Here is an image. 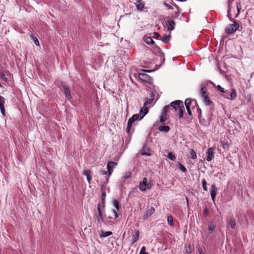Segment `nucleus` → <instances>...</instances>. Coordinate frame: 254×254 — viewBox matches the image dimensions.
<instances>
[{
    "instance_id": "obj_1",
    "label": "nucleus",
    "mask_w": 254,
    "mask_h": 254,
    "mask_svg": "<svg viewBox=\"0 0 254 254\" xmlns=\"http://www.w3.org/2000/svg\"><path fill=\"white\" fill-rule=\"evenodd\" d=\"M233 24H230L225 29V32L227 34H232L238 30L240 27V24L236 21H234Z\"/></svg>"
},
{
    "instance_id": "obj_2",
    "label": "nucleus",
    "mask_w": 254,
    "mask_h": 254,
    "mask_svg": "<svg viewBox=\"0 0 254 254\" xmlns=\"http://www.w3.org/2000/svg\"><path fill=\"white\" fill-rule=\"evenodd\" d=\"M97 210H98V216H97L96 219H97L98 223H99L100 225H101V222H103L105 224H106V222L104 218L103 213L101 209V204H98Z\"/></svg>"
},
{
    "instance_id": "obj_3",
    "label": "nucleus",
    "mask_w": 254,
    "mask_h": 254,
    "mask_svg": "<svg viewBox=\"0 0 254 254\" xmlns=\"http://www.w3.org/2000/svg\"><path fill=\"white\" fill-rule=\"evenodd\" d=\"M139 118V114H134L131 118H130L127 122V127L126 131L129 134L130 132V129L132 125V123L135 121L137 120Z\"/></svg>"
},
{
    "instance_id": "obj_4",
    "label": "nucleus",
    "mask_w": 254,
    "mask_h": 254,
    "mask_svg": "<svg viewBox=\"0 0 254 254\" xmlns=\"http://www.w3.org/2000/svg\"><path fill=\"white\" fill-rule=\"evenodd\" d=\"M185 105L186 108H187L188 105V106L190 107V109L193 110L195 109V107L197 106V103L195 100H192L190 98H187L185 101Z\"/></svg>"
},
{
    "instance_id": "obj_5",
    "label": "nucleus",
    "mask_w": 254,
    "mask_h": 254,
    "mask_svg": "<svg viewBox=\"0 0 254 254\" xmlns=\"http://www.w3.org/2000/svg\"><path fill=\"white\" fill-rule=\"evenodd\" d=\"M155 212V208L153 206H147L143 216V219L146 220Z\"/></svg>"
},
{
    "instance_id": "obj_6",
    "label": "nucleus",
    "mask_w": 254,
    "mask_h": 254,
    "mask_svg": "<svg viewBox=\"0 0 254 254\" xmlns=\"http://www.w3.org/2000/svg\"><path fill=\"white\" fill-rule=\"evenodd\" d=\"M215 154V148L213 147L209 148L206 151V159L208 162H210L213 159Z\"/></svg>"
},
{
    "instance_id": "obj_7",
    "label": "nucleus",
    "mask_w": 254,
    "mask_h": 254,
    "mask_svg": "<svg viewBox=\"0 0 254 254\" xmlns=\"http://www.w3.org/2000/svg\"><path fill=\"white\" fill-rule=\"evenodd\" d=\"M184 103L181 100H176L170 103V107L173 108L176 111L179 110L183 107Z\"/></svg>"
},
{
    "instance_id": "obj_8",
    "label": "nucleus",
    "mask_w": 254,
    "mask_h": 254,
    "mask_svg": "<svg viewBox=\"0 0 254 254\" xmlns=\"http://www.w3.org/2000/svg\"><path fill=\"white\" fill-rule=\"evenodd\" d=\"M117 165V163L113 161H110L107 163V168L109 176H111L113 172L114 169Z\"/></svg>"
},
{
    "instance_id": "obj_9",
    "label": "nucleus",
    "mask_w": 254,
    "mask_h": 254,
    "mask_svg": "<svg viewBox=\"0 0 254 254\" xmlns=\"http://www.w3.org/2000/svg\"><path fill=\"white\" fill-rule=\"evenodd\" d=\"M218 189L216 187V185L213 184L211 186V190H210V195L212 198V201L214 202L215 201V198L216 197V195L217 194Z\"/></svg>"
},
{
    "instance_id": "obj_10",
    "label": "nucleus",
    "mask_w": 254,
    "mask_h": 254,
    "mask_svg": "<svg viewBox=\"0 0 254 254\" xmlns=\"http://www.w3.org/2000/svg\"><path fill=\"white\" fill-rule=\"evenodd\" d=\"M147 183V179L146 178H144L142 181L139 183V189L141 191H144L146 190L147 188H148Z\"/></svg>"
},
{
    "instance_id": "obj_11",
    "label": "nucleus",
    "mask_w": 254,
    "mask_h": 254,
    "mask_svg": "<svg viewBox=\"0 0 254 254\" xmlns=\"http://www.w3.org/2000/svg\"><path fill=\"white\" fill-rule=\"evenodd\" d=\"M5 99L3 97L0 95V110L3 117L5 116V111L4 107Z\"/></svg>"
},
{
    "instance_id": "obj_12",
    "label": "nucleus",
    "mask_w": 254,
    "mask_h": 254,
    "mask_svg": "<svg viewBox=\"0 0 254 254\" xmlns=\"http://www.w3.org/2000/svg\"><path fill=\"white\" fill-rule=\"evenodd\" d=\"M138 77L139 80L146 82H149L151 78L150 76L145 73H139Z\"/></svg>"
},
{
    "instance_id": "obj_13",
    "label": "nucleus",
    "mask_w": 254,
    "mask_h": 254,
    "mask_svg": "<svg viewBox=\"0 0 254 254\" xmlns=\"http://www.w3.org/2000/svg\"><path fill=\"white\" fill-rule=\"evenodd\" d=\"M223 97L225 98L229 99L230 100H233L236 98L237 93L236 90L235 89H232L231 90V93L229 92V95H226V94H224Z\"/></svg>"
},
{
    "instance_id": "obj_14",
    "label": "nucleus",
    "mask_w": 254,
    "mask_h": 254,
    "mask_svg": "<svg viewBox=\"0 0 254 254\" xmlns=\"http://www.w3.org/2000/svg\"><path fill=\"white\" fill-rule=\"evenodd\" d=\"M62 87H63V89H64V95H65L66 98L68 100L70 99L71 98V94H70V89L68 88L67 85H66V84H63L62 85Z\"/></svg>"
},
{
    "instance_id": "obj_15",
    "label": "nucleus",
    "mask_w": 254,
    "mask_h": 254,
    "mask_svg": "<svg viewBox=\"0 0 254 254\" xmlns=\"http://www.w3.org/2000/svg\"><path fill=\"white\" fill-rule=\"evenodd\" d=\"M166 24L169 30L172 31L175 29L176 23L173 20H167L166 21Z\"/></svg>"
},
{
    "instance_id": "obj_16",
    "label": "nucleus",
    "mask_w": 254,
    "mask_h": 254,
    "mask_svg": "<svg viewBox=\"0 0 254 254\" xmlns=\"http://www.w3.org/2000/svg\"><path fill=\"white\" fill-rule=\"evenodd\" d=\"M148 109L146 106H144L143 105V107L141 108L139 111V114H140V118L139 120L143 119V118L148 113Z\"/></svg>"
},
{
    "instance_id": "obj_17",
    "label": "nucleus",
    "mask_w": 254,
    "mask_h": 254,
    "mask_svg": "<svg viewBox=\"0 0 254 254\" xmlns=\"http://www.w3.org/2000/svg\"><path fill=\"white\" fill-rule=\"evenodd\" d=\"M137 10L142 11L144 7V3L141 0H136L134 2Z\"/></svg>"
},
{
    "instance_id": "obj_18",
    "label": "nucleus",
    "mask_w": 254,
    "mask_h": 254,
    "mask_svg": "<svg viewBox=\"0 0 254 254\" xmlns=\"http://www.w3.org/2000/svg\"><path fill=\"white\" fill-rule=\"evenodd\" d=\"M139 237V232L138 230H135L134 231V234L132 235V239L131 243V245L134 244L135 242H136L138 239Z\"/></svg>"
},
{
    "instance_id": "obj_19",
    "label": "nucleus",
    "mask_w": 254,
    "mask_h": 254,
    "mask_svg": "<svg viewBox=\"0 0 254 254\" xmlns=\"http://www.w3.org/2000/svg\"><path fill=\"white\" fill-rule=\"evenodd\" d=\"M140 154L141 155L150 156V149L146 147L145 145H144L142 147V149L140 151Z\"/></svg>"
},
{
    "instance_id": "obj_20",
    "label": "nucleus",
    "mask_w": 254,
    "mask_h": 254,
    "mask_svg": "<svg viewBox=\"0 0 254 254\" xmlns=\"http://www.w3.org/2000/svg\"><path fill=\"white\" fill-rule=\"evenodd\" d=\"M170 129V127L167 126H161L158 127L159 131L166 133L169 132Z\"/></svg>"
},
{
    "instance_id": "obj_21",
    "label": "nucleus",
    "mask_w": 254,
    "mask_h": 254,
    "mask_svg": "<svg viewBox=\"0 0 254 254\" xmlns=\"http://www.w3.org/2000/svg\"><path fill=\"white\" fill-rule=\"evenodd\" d=\"M111 235H112V232L111 231H104L103 230H101L100 234V236L101 238H105Z\"/></svg>"
},
{
    "instance_id": "obj_22",
    "label": "nucleus",
    "mask_w": 254,
    "mask_h": 254,
    "mask_svg": "<svg viewBox=\"0 0 254 254\" xmlns=\"http://www.w3.org/2000/svg\"><path fill=\"white\" fill-rule=\"evenodd\" d=\"M216 225L213 221H211L208 224V230L210 233H212L215 230Z\"/></svg>"
},
{
    "instance_id": "obj_23",
    "label": "nucleus",
    "mask_w": 254,
    "mask_h": 254,
    "mask_svg": "<svg viewBox=\"0 0 254 254\" xmlns=\"http://www.w3.org/2000/svg\"><path fill=\"white\" fill-rule=\"evenodd\" d=\"M200 95L202 98L205 97L206 95H208L207 93L206 88L205 87H201L200 91Z\"/></svg>"
},
{
    "instance_id": "obj_24",
    "label": "nucleus",
    "mask_w": 254,
    "mask_h": 254,
    "mask_svg": "<svg viewBox=\"0 0 254 254\" xmlns=\"http://www.w3.org/2000/svg\"><path fill=\"white\" fill-rule=\"evenodd\" d=\"M101 190H102V196H101L102 201V203H103V205H104V204L105 203V198H106V194L105 190L104 189V186H103L101 188Z\"/></svg>"
},
{
    "instance_id": "obj_25",
    "label": "nucleus",
    "mask_w": 254,
    "mask_h": 254,
    "mask_svg": "<svg viewBox=\"0 0 254 254\" xmlns=\"http://www.w3.org/2000/svg\"><path fill=\"white\" fill-rule=\"evenodd\" d=\"M203 102L206 106H209L211 104V101H210L208 95H206L205 97L202 98Z\"/></svg>"
},
{
    "instance_id": "obj_26",
    "label": "nucleus",
    "mask_w": 254,
    "mask_h": 254,
    "mask_svg": "<svg viewBox=\"0 0 254 254\" xmlns=\"http://www.w3.org/2000/svg\"><path fill=\"white\" fill-rule=\"evenodd\" d=\"M171 39V35L170 34L168 35L164 36L162 39H160V40L165 43H167Z\"/></svg>"
},
{
    "instance_id": "obj_27",
    "label": "nucleus",
    "mask_w": 254,
    "mask_h": 254,
    "mask_svg": "<svg viewBox=\"0 0 254 254\" xmlns=\"http://www.w3.org/2000/svg\"><path fill=\"white\" fill-rule=\"evenodd\" d=\"M237 14L236 15V17H237L240 13V11L242 9V6L241 2H238L236 3Z\"/></svg>"
},
{
    "instance_id": "obj_28",
    "label": "nucleus",
    "mask_w": 254,
    "mask_h": 254,
    "mask_svg": "<svg viewBox=\"0 0 254 254\" xmlns=\"http://www.w3.org/2000/svg\"><path fill=\"white\" fill-rule=\"evenodd\" d=\"M167 222L170 226H173L174 225V220L172 216L168 215L167 216Z\"/></svg>"
},
{
    "instance_id": "obj_29",
    "label": "nucleus",
    "mask_w": 254,
    "mask_h": 254,
    "mask_svg": "<svg viewBox=\"0 0 254 254\" xmlns=\"http://www.w3.org/2000/svg\"><path fill=\"white\" fill-rule=\"evenodd\" d=\"M144 42L147 44H154V41L152 40V39L150 37H147L144 39Z\"/></svg>"
},
{
    "instance_id": "obj_30",
    "label": "nucleus",
    "mask_w": 254,
    "mask_h": 254,
    "mask_svg": "<svg viewBox=\"0 0 254 254\" xmlns=\"http://www.w3.org/2000/svg\"><path fill=\"white\" fill-rule=\"evenodd\" d=\"M190 157L192 159H195L196 158V157H197L196 153L193 149H191L190 150Z\"/></svg>"
},
{
    "instance_id": "obj_31",
    "label": "nucleus",
    "mask_w": 254,
    "mask_h": 254,
    "mask_svg": "<svg viewBox=\"0 0 254 254\" xmlns=\"http://www.w3.org/2000/svg\"><path fill=\"white\" fill-rule=\"evenodd\" d=\"M167 157L172 161H175L176 159V156L172 152L168 153Z\"/></svg>"
},
{
    "instance_id": "obj_32",
    "label": "nucleus",
    "mask_w": 254,
    "mask_h": 254,
    "mask_svg": "<svg viewBox=\"0 0 254 254\" xmlns=\"http://www.w3.org/2000/svg\"><path fill=\"white\" fill-rule=\"evenodd\" d=\"M170 107V105L165 106L162 109L161 115L167 116L168 109Z\"/></svg>"
},
{
    "instance_id": "obj_33",
    "label": "nucleus",
    "mask_w": 254,
    "mask_h": 254,
    "mask_svg": "<svg viewBox=\"0 0 254 254\" xmlns=\"http://www.w3.org/2000/svg\"><path fill=\"white\" fill-rule=\"evenodd\" d=\"M202 185L203 190L204 191H207V182L204 179H203L202 180Z\"/></svg>"
},
{
    "instance_id": "obj_34",
    "label": "nucleus",
    "mask_w": 254,
    "mask_h": 254,
    "mask_svg": "<svg viewBox=\"0 0 254 254\" xmlns=\"http://www.w3.org/2000/svg\"><path fill=\"white\" fill-rule=\"evenodd\" d=\"M229 223H230L231 228L232 229H234L235 227L236 223H235V219H234V218H233V217L230 218Z\"/></svg>"
},
{
    "instance_id": "obj_35",
    "label": "nucleus",
    "mask_w": 254,
    "mask_h": 254,
    "mask_svg": "<svg viewBox=\"0 0 254 254\" xmlns=\"http://www.w3.org/2000/svg\"><path fill=\"white\" fill-rule=\"evenodd\" d=\"M113 205L116 208L117 210H119V203L117 199H114L113 200Z\"/></svg>"
},
{
    "instance_id": "obj_36",
    "label": "nucleus",
    "mask_w": 254,
    "mask_h": 254,
    "mask_svg": "<svg viewBox=\"0 0 254 254\" xmlns=\"http://www.w3.org/2000/svg\"><path fill=\"white\" fill-rule=\"evenodd\" d=\"M153 101L152 99L146 98H145V102L143 105L146 107V106L151 104Z\"/></svg>"
},
{
    "instance_id": "obj_37",
    "label": "nucleus",
    "mask_w": 254,
    "mask_h": 254,
    "mask_svg": "<svg viewBox=\"0 0 254 254\" xmlns=\"http://www.w3.org/2000/svg\"><path fill=\"white\" fill-rule=\"evenodd\" d=\"M196 111L198 114L199 121V122H201V110L199 107H197Z\"/></svg>"
},
{
    "instance_id": "obj_38",
    "label": "nucleus",
    "mask_w": 254,
    "mask_h": 254,
    "mask_svg": "<svg viewBox=\"0 0 254 254\" xmlns=\"http://www.w3.org/2000/svg\"><path fill=\"white\" fill-rule=\"evenodd\" d=\"M179 168L183 173L187 172L185 167L180 163H179Z\"/></svg>"
},
{
    "instance_id": "obj_39",
    "label": "nucleus",
    "mask_w": 254,
    "mask_h": 254,
    "mask_svg": "<svg viewBox=\"0 0 254 254\" xmlns=\"http://www.w3.org/2000/svg\"><path fill=\"white\" fill-rule=\"evenodd\" d=\"M184 106L183 105V107H182V108H181V109L178 110V111H179V116L180 118H182L183 117V114H184L183 110H184Z\"/></svg>"
},
{
    "instance_id": "obj_40",
    "label": "nucleus",
    "mask_w": 254,
    "mask_h": 254,
    "mask_svg": "<svg viewBox=\"0 0 254 254\" xmlns=\"http://www.w3.org/2000/svg\"><path fill=\"white\" fill-rule=\"evenodd\" d=\"M0 78L3 79L4 81H7V78L5 76V74L2 71H0Z\"/></svg>"
},
{
    "instance_id": "obj_41",
    "label": "nucleus",
    "mask_w": 254,
    "mask_h": 254,
    "mask_svg": "<svg viewBox=\"0 0 254 254\" xmlns=\"http://www.w3.org/2000/svg\"><path fill=\"white\" fill-rule=\"evenodd\" d=\"M159 120L161 123L164 124L167 120L166 116L161 115Z\"/></svg>"
},
{
    "instance_id": "obj_42",
    "label": "nucleus",
    "mask_w": 254,
    "mask_h": 254,
    "mask_svg": "<svg viewBox=\"0 0 254 254\" xmlns=\"http://www.w3.org/2000/svg\"><path fill=\"white\" fill-rule=\"evenodd\" d=\"M31 37H32L35 44L37 46H39L40 44H39V42L38 39L36 37H34L33 35L31 36Z\"/></svg>"
},
{
    "instance_id": "obj_43",
    "label": "nucleus",
    "mask_w": 254,
    "mask_h": 254,
    "mask_svg": "<svg viewBox=\"0 0 254 254\" xmlns=\"http://www.w3.org/2000/svg\"><path fill=\"white\" fill-rule=\"evenodd\" d=\"M231 11V8H230V7L229 6V8L228 9V14H227V16L229 18V20L231 21V22H234V21H235L232 17L231 16V15L230 14V12Z\"/></svg>"
},
{
    "instance_id": "obj_44",
    "label": "nucleus",
    "mask_w": 254,
    "mask_h": 254,
    "mask_svg": "<svg viewBox=\"0 0 254 254\" xmlns=\"http://www.w3.org/2000/svg\"><path fill=\"white\" fill-rule=\"evenodd\" d=\"M91 173L89 170H85L83 172V174L87 177L90 176Z\"/></svg>"
},
{
    "instance_id": "obj_45",
    "label": "nucleus",
    "mask_w": 254,
    "mask_h": 254,
    "mask_svg": "<svg viewBox=\"0 0 254 254\" xmlns=\"http://www.w3.org/2000/svg\"><path fill=\"white\" fill-rule=\"evenodd\" d=\"M146 251V247L145 246H143L140 250V251L139 252V254H148V253L145 252Z\"/></svg>"
},
{
    "instance_id": "obj_46",
    "label": "nucleus",
    "mask_w": 254,
    "mask_h": 254,
    "mask_svg": "<svg viewBox=\"0 0 254 254\" xmlns=\"http://www.w3.org/2000/svg\"><path fill=\"white\" fill-rule=\"evenodd\" d=\"M217 87L220 92H222L223 93H227V91H225L224 89L222 88L220 85H217Z\"/></svg>"
},
{
    "instance_id": "obj_47",
    "label": "nucleus",
    "mask_w": 254,
    "mask_h": 254,
    "mask_svg": "<svg viewBox=\"0 0 254 254\" xmlns=\"http://www.w3.org/2000/svg\"><path fill=\"white\" fill-rule=\"evenodd\" d=\"M154 34V36L153 37L156 38V39H160V38L161 37V36L160 35V34L157 33V32H154L153 33Z\"/></svg>"
},
{
    "instance_id": "obj_48",
    "label": "nucleus",
    "mask_w": 254,
    "mask_h": 254,
    "mask_svg": "<svg viewBox=\"0 0 254 254\" xmlns=\"http://www.w3.org/2000/svg\"><path fill=\"white\" fill-rule=\"evenodd\" d=\"M130 176H131V173L130 172H127V173H126V174L124 175V176L123 177V178L125 179H127L129 178L130 177Z\"/></svg>"
},
{
    "instance_id": "obj_49",
    "label": "nucleus",
    "mask_w": 254,
    "mask_h": 254,
    "mask_svg": "<svg viewBox=\"0 0 254 254\" xmlns=\"http://www.w3.org/2000/svg\"><path fill=\"white\" fill-rule=\"evenodd\" d=\"M203 215L205 216H207L209 215V211H208V209L206 207H205L204 208V209Z\"/></svg>"
},
{
    "instance_id": "obj_50",
    "label": "nucleus",
    "mask_w": 254,
    "mask_h": 254,
    "mask_svg": "<svg viewBox=\"0 0 254 254\" xmlns=\"http://www.w3.org/2000/svg\"><path fill=\"white\" fill-rule=\"evenodd\" d=\"M186 109H187V111L188 115L189 116H191V110L192 109H190V107L189 106H188V107H187Z\"/></svg>"
},
{
    "instance_id": "obj_51",
    "label": "nucleus",
    "mask_w": 254,
    "mask_h": 254,
    "mask_svg": "<svg viewBox=\"0 0 254 254\" xmlns=\"http://www.w3.org/2000/svg\"><path fill=\"white\" fill-rule=\"evenodd\" d=\"M118 210H113V212L114 214L115 219L119 217V215L117 213Z\"/></svg>"
},
{
    "instance_id": "obj_52",
    "label": "nucleus",
    "mask_w": 254,
    "mask_h": 254,
    "mask_svg": "<svg viewBox=\"0 0 254 254\" xmlns=\"http://www.w3.org/2000/svg\"><path fill=\"white\" fill-rule=\"evenodd\" d=\"M200 123L204 126H206V124H207L206 121L204 119H203L202 117H201V122H200Z\"/></svg>"
},
{
    "instance_id": "obj_53",
    "label": "nucleus",
    "mask_w": 254,
    "mask_h": 254,
    "mask_svg": "<svg viewBox=\"0 0 254 254\" xmlns=\"http://www.w3.org/2000/svg\"><path fill=\"white\" fill-rule=\"evenodd\" d=\"M165 5L166 6V7L167 8H168L169 9H173V7L170 5V4H167L166 3H165Z\"/></svg>"
},
{
    "instance_id": "obj_54",
    "label": "nucleus",
    "mask_w": 254,
    "mask_h": 254,
    "mask_svg": "<svg viewBox=\"0 0 254 254\" xmlns=\"http://www.w3.org/2000/svg\"><path fill=\"white\" fill-rule=\"evenodd\" d=\"M107 172L105 170H101L100 171V174L102 175H105L107 174Z\"/></svg>"
},
{
    "instance_id": "obj_55",
    "label": "nucleus",
    "mask_w": 254,
    "mask_h": 254,
    "mask_svg": "<svg viewBox=\"0 0 254 254\" xmlns=\"http://www.w3.org/2000/svg\"><path fill=\"white\" fill-rule=\"evenodd\" d=\"M155 93L151 92V93H150V99H152V100H154V98L155 97Z\"/></svg>"
},
{
    "instance_id": "obj_56",
    "label": "nucleus",
    "mask_w": 254,
    "mask_h": 254,
    "mask_svg": "<svg viewBox=\"0 0 254 254\" xmlns=\"http://www.w3.org/2000/svg\"><path fill=\"white\" fill-rule=\"evenodd\" d=\"M181 13V9L177 10V11L175 12V17H177Z\"/></svg>"
},
{
    "instance_id": "obj_57",
    "label": "nucleus",
    "mask_w": 254,
    "mask_h": 254,
    "mask_svg": "<svg viewBox=\"0 0 254 254\" xmlns=\"http://www.w3.org/2000/svg\"><path fill=\"white\" fill-rule=\"evenodd\" d=\"M198 251L199 254H204L203 252L202 249L201 248L198 249Z\"/></svg>"
},
{
    "instance_id": "obj_58",
    "label": "nucleus",
    "mask_w": 254,
    "mask_h": 254,
    "mask_svg": "<svg viewBox=\"0 0 254 254\" xmlns=\"http://www.w3.org/2000/svg\"><path fill=\"white\" fill-rule=\"evenodd\" d=\"M86 178H87V181H88V183L90 184V182H91V179H92L91 176L86 177Z\"/></svg>"
},
{
    "instance_id": "obj_59",
    "label": "nucleus",
    "mask_w": 254,
    "mask_h": 254,
    "mask_svg": "<svg viewBox=\"0 0 254 254\" xmlns=\"http://www.w3.org/2000/svg\"><path fill=\"white\" fill-rule=\"evenodd\" d=\"M172 4H173V5H174V6L176 7V8L177 10H179V9H180V8H179V7L178 6V5H177L176 3H175L174 2H173V3H172Z\"/></svg>"
},
{
    "instance_id": "obj_60",
    "label": "nucleus",
    "mask_w": 254,
    "mask_h": 254,
    "mask_svg": "<svg viewBox=\"0 0 254 254\" xmlns=\"http://www.w3.org/2000/svg\"><path fill=\"white\" fill-rule=\"evenodd\" d=\"M186 252L187 253H190L191 252L190 248H189V249H187Z\"/></svg>"
},
{
    "instance_id": "obj_61",
    "label": "nucleus",
    "mask_w": 254,
    "mask_h": 254,
    "mask_svg": "<svg viewBox=\"0 0 254 254\" xmlns=\"http://www.w3.org/2000/svg\"><path fill=\"white\" fill-rule=\"evenodd\" d=\"M225 91H227V93H224V94H226V95H229V91L228 90H225Z\"/></svg>"
},
{
    "instance_id": "obj_62",
    "label": "nucleus",
    "mask_w": 254,
    "mask_h": 254,
    "mask_svg": "<svg viewBox=\"0 0 254 254\" xmlns=\"http://www.w3.org/2000/svg\"><path fill=\"white\" fill-rule=\"evenodd\" d=\"M209 83H210L211 84L213 85V86H215V84L213 83V82H212L211 81H209Z\"/></svg>"
},
{
    "instance_id": "obj_63",
    "label": "nucleus",
    "mask_w": 254,
    "mask_h": 254,
    "mask_svg": "<svg viewBox=\"0 0 254 254\" xmlns=\"http://www.w3.org/2000/svg\"><path fill=\"white\" fill-rule=\"evenodd\" d=\"M225 145H227V146L228 147V144H223L224 148H225Z\"/></svg>"
},
{
    "instance_id": "obj_64",
    "label": "nucleus",
    "mask_w": 254,
    "mask_h": 254,
    "mask_svg": "<svg viewBox=\"0 0 254 254\" xmlns=\"http://www.w3.org/2000/svg\"><path fill=\"white\" fill-rule=\"evenodd\" d=\"M231 4V3L230 2V0H228V4H229V6L230 7V4Z\"/></svg>"
}]
</instances>
